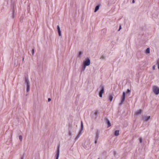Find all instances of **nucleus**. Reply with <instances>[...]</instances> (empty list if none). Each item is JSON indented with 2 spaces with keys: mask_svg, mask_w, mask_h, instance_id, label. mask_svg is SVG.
Instances as JSON below:
<instances>
[{
  "mask_svg": "<svg viewBox=\"0 0 159 159\" xmlns=\"http://www.w3.org/2000/svg\"><path fill=\"white\" fill-rule=\"evenodd\" d=\"M153 92L156 95L159 93V88L156 86H154L153 87Z\"/></svg>",
  "mask_w": 159,
  "mask_h": 159,
  "instance_id": "nucleus-1",
  "label": "nucleus"
},
{
  "mask_svg": "<svg viewBox=\"0 0 159 159\" xmlns=\"http://www.w3.org/2000/svg\"><path fill=\"white\" fill-rule=\"evenodd\" d=\"M90 60L89 59H87L84 61V66H88L90 64Z\"/></svg>",
  "mask_w": 159,
  "mask_h": 159,
  "instance_id": "nucleus-2",
  "label": "nucleus"
},
{
  "mask_svg": "<svg viewBox=\"0 0 159 159\" xmlns=\"http://www.w3.org/2000/svg\"><path fill=\"white\" fill-rule=\"evenodd\" d=\"M60 145H59L58 146V148L57 150V153L56 154V159H58L59 157V152H60Z\"/></svg>",
  "mask_w": 159,
  "mask_h": 159,
  "instance_id": "nucleus-3",
  "label": "nucleus"
},
{
  "mask_svg": "<svg viewBox=\"0 0 159 159\" xmlns=\"http://www.w3.org/2000/svg\"><path fill=\"white\" fill-rule=\"evenodd\" d=\"M25 82L27 84V92H28L30 90V83H29V82L28 80H25Z\"/></svg>",
  "mask_w": 159,
  "mask_h": 159,
  "instance_id": "nucleus-4",
  "label": "nucleus"
},
{
  "mask_svg": "<svg viewBox=\"0 0 159 159\" xmlns=\"http://www.w3.org/2000/svg\"><path fill=\"white\" fill-rule=\"evenodd\" d=\"M103 93H104V88L103 87H102V89L100 91L99 93V95L100 97L101 98L102 97V94Z\"/></svg>",
  "mask_w": 159,
  "mask_h": 159,
  "instance_id": "nucleus-5",
  "label": "nucleus"
},
{
  "mask_svg": "<svg viewBox=\"0 0 159 159\" xmlns=\"http://www.w3.org/2000/svg\"><path fill=\"white\" fill-rule=\"evenodd\" d=\"M125 98V93L123 92V95L122 97V99L121 100V102L122 103L124 101Z\"/></svg>",
  "mask_w": 159,
  "mask_h": 159,
  "instance_id": "nucleus-6",
  "label": "nucleus"
},
{
  "mask_svg": "<svg viewBox=\"0 0 159 159\" xmlns=\"http://www.w3.org/2000/svg\"><path fill=\"white\" fill-rule=\"evenodd\" d=\"M57 29L59 35V36H61V32L60 30V28L59 25H57Z\"/></svg>",
  "mask_w": 159,
  "mask_h": 159,
  "instance_id": "nucleus-7",
  "label": "nucleus"
},
{
  "mask_svg": "<svg viewBox=\"0 0 159 159\" xmlns=\"http://www.w3.org/2000/svg\"><path fill=\"white\" fill-rule=\"evenodd\" d=\"M142 111L141 110H139L135 112V115H137L139 114H141L142 113Z\"/></svg>",
  "mask_w": 159,
  "mask_h": 159,
  "instance_id": "nucleus-8",
  "label": "nucleus"
},
{
  "mask_svg": "<svg viewBox=\"0 0 159 159\" xmlns=\"http://www.w3.org/2000/svg\"><path fill=\"white\" fill-rule=\"evenodd\" d=\"M150 116L146 117L144 118H143V120L144 121H147L150 119Z\"/></svg>",
  "mask_w": 159,
  "mask_h": 159,
  "instance_id": "nucleus-9",
  "label": "nucleus"
},
{
  "mask_svg": "<svg viewBox=\"0 0 159 159\" xmlns=\"http://www.w3.org/2000/svg\"><path fill=\"white\" fill-rule=\"evenodd\" d=\"M119 134V131L118 130H116L115 132V135L117 136Z\"/></svg>",
  "mask_w": 159,
  "mask_h": 159,
  "instance_id": "nucleus-10",
  "label": "nucleus"
},
{
  "mask_svg": "<svg viewBox=\"0 0 159 159\" xmlns=\"http://www.w3.org/2000/svg\"><path fill=\"white\" fill-rule=\"evenodd\" d=\"M99 6H98V5L97 6L95 7V9L94 10V12H96L99 9Z\"/></svg>",
  "mask_w": 159,
  "mask_h": 159,
  "instance_id": "nucleus-11",
  "label": "nucleus"
},
{
  "mask_svg": "<svg viewBox=\"0 0 159 159\" xmlns=\"http://www.w3.org/2000/svg\"><path fill=\"white\" fill-rule=\"evenodd\" d=\"M113 98V97L112 96L110 95L109 96V99L110 100V101L111 102L112 101Z\"/></svg>",
  "mask_w": 159,
  "mask_h": 159,
  "instance_id": "nucleus-12",
  "label": "nucleus"
},
{
  "mask_svg": "<svg viewBox=\"0 0 159 159\" xmlns=\"http://www.w3.org/2000/svg\"><path fill=\"white\" fill-rule=\"evenodd\" d=\"M146 52L147 53H149L150 52V49L149 48H148L147 49L146 51Z\"/></svg>",
  "mask_w": 159,
  "mask_h": 159,
  "instance_id": "nucleus-13",
  "label": "nucleus"
},
{
  "mask_svg": "<svg viewBox=\"0 0 159 159\" xmlns=\"http://www.w3.org/2000/svg\"><path fill=\"white\" fill-rule=\"evenodd\" d=\"M19 139L20 140V141H21L22 140V137L21 135H20L19 136Z\"/></svg>",
  "mask_w": 159,
  "mask_h": 159,
  "instance_id": "nucleus-14",
  "label": "nucleus"
},
{
  "mask_svg": "<svg viewBox=\"0 0 159 159\" xmlns=\"http://www.w3.org/2000/svg\"><path fill=\"white\" fill-rule=\"evenodd\" d=\"M107 124H108V127L111 126V124L110 122V121L108 120H107Z\"/></svg>",
  "mask_w": 159,
  "mask_h": 159,
  "instance_id": "nucleus-15",
  "label": "nucleus"
},
{
  "mask_svg": "<svg viewBox=\"0 0 159 159\" xmlns=\"http://www.w3.org/2000/svg\"><path fill=\"white\" fill-rule=\"evenodd\" d=\"M139 140L140 143H141L142 142V139L141 138H139Z\"/></svg>",
  "mask_w": 159,
  "mask_h": 159,
  "instance_id": "nucleus-16",
  "label": "nucleus"
},
{
  "mask_svg": "<svg viewBox=\"0 0 159 159\" xmlns=\"http://www.w3.org/2000/svg\"><path fill=\"white\" fill-rule=\"evenodd\" d=\"M157 65L158 69H159V62L158 61H157Z\"/></svg>",
  "mask_w": 159,
  "mask_h": 159,
  "instance_id": "nucleus-17",
  "label": "nucleus"
},
{
  "mask_svg": "<svg viewBox=\"0 0 159 159\" xmlns=\"http://www.w3.org/2000/svg\"><path fill=\"white\" fill-rule=\"evenodd\" d=\"M130 92V90H129V89H128L127 90V93H129Z\"/></svg>",
  "mask_w": 159,
  "mask_h": 159,
  "instance_id": "nucleus-18",
  "label": "nucleus"
},
{
  "mask_svg": "<svg viewBox=\"0 0 159 159\" xmlns=\"http://www.w3.org/2000/svg\"><path fill=\"white\" fill-rule=\"evenodd\" d=\"M32 53L33 55H34V49H33L32 50Z\"/></svg>",
  "mask_w": 159,
  "mask_h": 159,
  "instance_id": "nucleus-19",
  "label": "nucleus"
},
{
  "mask_svg": "<svg viewBox=\"0 0 159 159\" xmlns=\"http://www.w3.org/2000/svg\"><path fill=\"white\" fill-rule=\"evenodd\" d=\"M81 129H82L83 128V125L82 121H81Z\"/></svg>",
  "mask_w": 159,
  "mask_h": 159,
  "instance_id": "nucleus-20",
  "label": "nucleus"
},
{
  "mask_svg": "<svg viewBox=\"0 0 159 159\" xmlns=\"http://www.w3.org/2000/svg\"><path fill=\"white\" fill-rule=\"evenodd\" d=\"M155 67H156L154 65V66H153V70H154L155 69Z\"/></svg>",
  "mask_w": 159,
  "mask_h": 159,
  "instance_id": "nucleus-21",
  "label": "nucleus"
},
{
  "mask_svg": "<svg viewBox=\"0 0 159 159\" xmlns=\"http://www.w3.org/2000/svg\"><path fill=\"white\" fill-rule=\"evenodd\" d=\"M51 100V99L50 98H49L48 99V102H50Z\"/></svg>",
  "mask_w": 159,
  "mask_h": 159,
  "instance_id": "nucleus-22",
  "label": "nucleus"
},
{
  "mask_svg": "<svg viewBox=\"0 0 159 159\" xmlns=\"http://www.w3.org/2000/svg\"><path fill=\"white\" fill-rule=\"evenodd\" d=\"M82 52H80L79 53V55H81L82 54Z\"/></svg>",
  "mask_w": 159,
  "mask_h": 159,
  "instance_id": "nucleus-23",
  "label": "nucleus"
},
{
  "mask_svg": "<svg viewBox=\"0 0 159 159\" xmlns=\"http://www.w3.org/2000/svg\"><path fill=\"white\" fill-rule=\"evenodd\" d=\"M86 66H84V69H85Z\"/></svg>",
  "mask_w": 159,
  "mask_h": 159,
  "instance_id": "nucleus-24",
  "label": "nucleus"
},
{
  "mask_svg": "<svg viewBox=\"0 0 159 159\" xmlns=\"http://www.w3.org/2000/svg\"><path fill=\"white\" fill-rule=\"evenodd\" d=\"M121 29V26L120 25V28H119V31Z\"/></svg>",
  "mask_w": 159,
  "mask_h": 159,
  "instance_id": "nucleus-25",
  "label": "nucleus"
},
{
  "mask_svg": "<svg viewBox=\"0 0 159 159\" xmlns=\"http://www.w3.org/2000/svg\"><path fill=\"white\" fill-rule=\"evenodd\" d=\"M134 2H135V1H134V0H133L132 1V3H134Z\"/></svg>",
  "mask_w": 159,
  "mask_h": 159,
  "instance_id": "nucleus-26",
  "label": "nucleus"
},
{
  "mask_svg": "<svg viewBox=\"0 0 159 159\" xmlns=\"http://www.w3.org/2000/svg\"><path fill=\"white\" fill-rule=\"evenodd\" d=\"M24 57H23V59H22V61H24Z\"/></svg>",
  "mask_w": 159,
  "mask_h": 159,
  "instance_id": "nucleus-27",
  "label": "nucleus"
},
{
  "mask_svg": "<svg viewBox=\"0 0 159 159\" xmlns=\"http://www.w3.org/2000/svg\"><path fill=\"white\" fill-rule=\"evenodd\" d=\"M97 143V141H95V143Z\"/></svg>",
  "mask_w": 159,
  "mask_h": 159,
  "instance_id": "nucleus-28",
  "label": "nucleus"
},
{
  "mask_svg": "<svg viewBox=\"0 0 159 159\" xmlns=\"http://www.w3.org/2000/svg\"><path fill=\"white\" fill-rule=\"evenodd\" d=\"M23 159V158H22V159Z\"/></svg>",
  "mask_w": 159,
  "mask_h": 159,
  "instance_id": "nucleus-29",
  "label": "nucleus"
}]
</instances>
